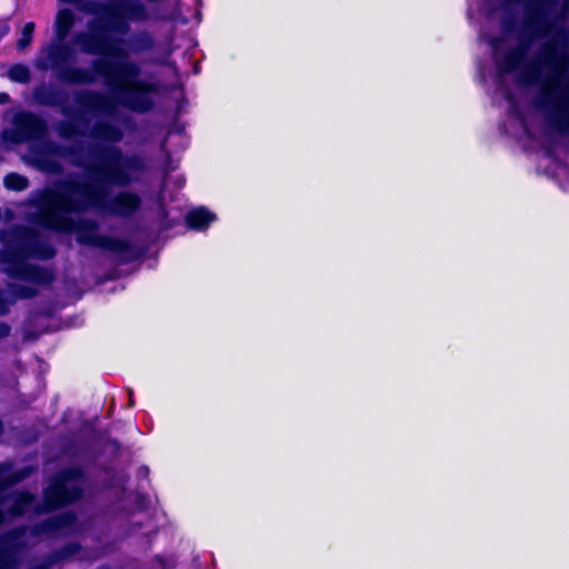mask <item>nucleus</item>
<instances>
[{"instance_id": "6e6552de", "label": "nucleus", "mask_w": 569, "mask_h": 569, "mask_svg": "<svg viewBox=\"0 0 569 569\" xmlns=\"http://www.w3.org/2000/svg\"><path fill=\"white\" fill-rule=\"evenodd\" d=\"M81 472L78 468L62 471L44 490L46 503L56 508L77 500L81 496Z\"/></svg>"}, {"instance_id": "a211bd4d", "label": "nucleus", "mask_w": 569, "mask_h": 569, "mask_svg": "<svg viewBox=\"0 0 569 569\" xmlns=\"http://www.w3.org/2000/svg\"><path fill=\"white\" fill-rule=\"evenodd\" d=\"M3 183L6 188L16 191L24 190L29 186L28 179L18 173H10L6 176Z\"/></svg>"}, {"instance_id": "0eeeda50", "label": "nucleus", "mask_w": 569, "mask_h": 569, "mask_svg": "<svg viewBox=\"0 0 569 569\" xmlns=\"http://www.w3.org/2000/svg\"><path fill=\"white\" fill-rule=\"evenodd\" d=\"M76 517L71 512H63L43 520L33 528H20L10 532L0 541V569H12L16 561V550L29 543L28 536L39 537L59 531L71 530Z\"/></svg>"}, {"instance_id": "20e7f679", "label": "nucleus", "mask_w": 569, "mask_h": 569, "mask_svg": "<svg viewBox=\"0 0 569 569\" xmlns=\"http://www.w3.org/2000/svg\"><path fill=\"white\" fill-rule=\"evenodd\" d=\"M53 256V248L39 233L32 229L17 228L7 240L0 261L4 264V271L11 277L34 284H48L53 280L52 272L26 262V259L29 257L49 259Z\"/></svg>"}, {"instance_id": "dca6fc26", "label": "nucleus", "mask_w": 569, "mask_h": 569, "mask_svg": "<svg viewBox=\"0 0 569 569\" xmlns=\"http://www.w3.org/2000/svg\"><path fill=\"white\" fill-rule=\"evenodd\" d=\"M214 219L216 216L206 208L193 209L186 217L188 226L198 230L206 229Z\"/></svg>"}, {"instance_id": "4be33fe9", "label": "nucleus", "mask_w": 569, "mask_h": 569, "mask_svg": "<svg viewBox=\"0 0 569 569\" xmlns=\"http://www.w3.org/2000/svg\"><path fill=\"white\" fill-rule=\"evenodd\" d=\"M10 328L8 325L0 322V339L9 335Z\"/></svg>"}, {"instance_id": "423d86ee", "label": "nucleus", "mask_w": 569, "mask_h": 569, "mask_svg": "<svg viewBox=\"0 0 569 569\" xmlns=\"http://www.w3.org/2000/svg\"><path fill=\"white\" fill-rule=\"evenodd\" d=\"M76 59V51L66 41L53 39L42 47L34 60L41 71L54 70L60 81L72 84H91L100 77L94 68L69 66Z\"/></svg>"}, {"instance_id": "ddd939ff", "label": "nucleus", "mask_w": 569, "mask_h": 569, "mask_svg": "<svg viewBox=\"0 0 569 569\" xmlns=\"http://www.w3.org/2000/svg\"><path fill=\"white\" fill-rule=\"evenodd\" d=\"M76 23V14L70 9H61L54 20V39L66 41L70 30Z\"/></svg>"}, {"instance_id": "aec40b11", "label": "nucleus", "mask_w": 569, "mask_h": 569, "mask_svg": "<svg viewBox=\"0 0 569 569\" xmlns=\"http://www.w3.org/2000/svg\"><path fill=\"white\" fill-rule=\"evenodd\" d=\"M33 31H34L33 22H28L24 24L22 32H21V38L17 42L18 50L23 51L31 44Z\"/></svg>"}, {"instance_id": "9d476101", "label": "nucleus", "mask_w": 569, "mask_h": 569, "mask_svg": "<svg viewBox=\"0 0 569 569\" xmlns=\"http://www.w3.org/2000/svg\"><path fill=\"white\" fill-rule=\"evenodd\" d=\"M67 157V151L52 141H42L33 151L36 164L48 172H59L60 164L56 158Z\"/></svg>"}, {"instance_id": "412c9836", "label": "nucleus", "mask_w": 569, "mask_h": 569, "mask_svg": "<svg viewBox=\"0 0 569 569\" xmlns=\"http://www.w3.org/2000/svg\"><path fill=\"white\" fill-rule=\"evenodd\" d=\"M58 132L63 138H72L77 133V129L71 121L59 123Z\"/></svg>"}, {"instance_id": "f03ea898", "label": "nucleus", "mask_w": 569, "mask_h": 569, "mask_svg": "<svg viewBox=\"0 0 569 569\" xmlns=\"http://www.w3.org/2000/svg\"><path fill=\"white\" fill-rule=\"evenodd\" d=\"M72 161L86 170L88 181L67 180L54 189L43 191L33 199L36 210L29 213L30 219L48 229L74 230L81 243L118 249L116 240L97 233L94 221H74L70 214L89 208L119 217L134 214L141 207V197L131 191H120L110 197L109 187H126L137 182L144 171L142 158L123 154L116 146L96 142L86 153L72 154Z\"/></svg>"}, {"instance_id": "f257e3e1", "label": "nucleus", "mask_w": 569, "mask_h": 569, "mask_svg": "<svg viewBox=\"0 0 569 569\" xmlns=\"http://www.w3.org/2000/svg\"><path fill=\"white\" fill-rule=\"evenodd\" d=\"M521 29L492 39L500 77L542 82L536 97L547 129L569 134V0H523Z\"/></svg>"}, {"instance_id": "6ab92c4d", "label": "nucleus", "mask_w": 569, "mask_h": 569, "mask_svg": "<svg viewBox=\"0 0 569 569\" xmlns=\"http://www.w3.org/2000/svg\"><path fill=\"white\" fill-rule=\"evenodd\" d=\"M8 77L20 83H28L30 81V70L24 64H14L8 71Z\"/></svg>"}, {"instance_id": "2eb2a0df", "label": "nucleus", "mask_w": 569, "mask_h": 569, "mask_svg": "<svg viewBox=\"0 0 569 569\" xmlns=\"http://www.w3.org/2000/svg\"><path fill=\"white\" fill-rule=\"evenodd\" d=\"M33 98L38 103L48 107L61 106L66 101L60 90L46 84H41L33 90Z\"/></svg>"}, {"instance_id": "39448f33", "label": "nucleus", "mask_w": 569, "mask_h": 569, "mask_svg": "<svg viewBox=\"0 0 569 569\" xmlns=\"http://www.w3.org/2000/svg\"><path fill=\"white\" fill-rule=\"evenodd\" d=\"M77 8L89 14H98L101 11L107 18L92 19L88 23L86 33H96L100 37L107 34L126 36L130 31V22H144L149 19L146 6L139 0H122L116 4H103L93 0H82Z\"/></svg>"}, {"instance_id": "7ed1b4c3", "label": "nucleus", "mask_w": 569, "mask_h": 569, "mask_svg": "<svg viewBox=\"0 0 569 569\" xmlns=\"http://www.w3.org/2000/svg\"><path fill=\"white\" fill-rule=\"evenodd\" d=\"M72 42L86 54L103 56L119 59L112 62L108 59H96L92 67L102 77L107 84L114 90L116 96L82 91L77 94L78 104L88 112L94 114L111 116L116 112L117 104L124 106L131 110L144 112L152 108L150 92L158 90L153 83L137 80L140 74L138 63L128 60L130 54H138L153 48L154 41L148 31H138L128 39H109L93 32H78L73 36Z\"/></svg>"}, {"instance_id": "1a4fd4ad", "label": "nucleus", "mask_w": 569, "mask_h": 569, "mask_svg": "<svg viewBox=\"0 0 569 569\" xmlns=\"http://www.w3.org/2000/svg\"><path fill=\"white\" fill-rule=\"evenodd\" d=\"M47 132L44 120L33 113L23 112L16 118L14 128L7 133L13 142L41 139Z\"/></svg>"}, {"instance_id": "f3484780", "label": "nucleus", "mask_w": 569, "mask_h": 569, "mask_svg": "<svg viewBox=\"0 0 569 569\" xmlns=\"http://www.w3.org/2000/svg\"><path fill=\"white\" fill-rule=\"evenodd\" d=\"M29 469H22L18 472H12L9 467L0 468V489L21 481L29 476Z\"/></svg>"}, {"instance_id": "f8f14e48", "label": "nucleus", "mask_w": 569, "mask_h": 569, "mask_svg": "<svg viewBox=\"0 0 569 569\" xmlns=\"http://www.w3.org/2000/svg\"><path fill=\"white\" fill-rule=\"evenodd\" d=\"M37 295V290L27 284H10L8 292L4 296L0 292V315H3L8 310V305L13 302L16 298H31Z\"/></svg>"}, {"instance_id": "9b49d317", "label": "nucleus", "mask_w": 569, "mask_h": 569, "mask_svg": "<svg viewBox=\"0 0 569 569\" xmlns=\"http://www.w3.org/2000/svg\"><path fill=\"white\" fill-rule=\"evenodd\" d=\"M32 502L33 497L23 492L0 496V523L4 519V512L12 516L21 515Z\"/></svg>"}, {"instance_id": "4468645a", "label": "nucleus", "mask_w": 569, "mask_h": 569, "mask_svg": "<svg viewBox=\"0 0 569 569\" xmlns=\"http://www.w3.org/2000/svg\"><path fill=\"white\" fill-rule=\"evenodd\" d=\"M90 137L94 140L118 142L122 139L123 133L119 127L106 121H98L91 129Z\"/></svg>"}, {"instance_id": "5701e85b", "label": "nucleus", "mask_w": 569, "mask_h": 569, "mask_svg": "<svg viewBox=\"0 0 569 569\" xmlns=\"http://www.w3.org/2000/svg\"><path fill=\"white\" fill-rule=\"evenodd\" d=\"M9 102V96L7 93H0V103Z\"/></svg>"}]
</instances>
